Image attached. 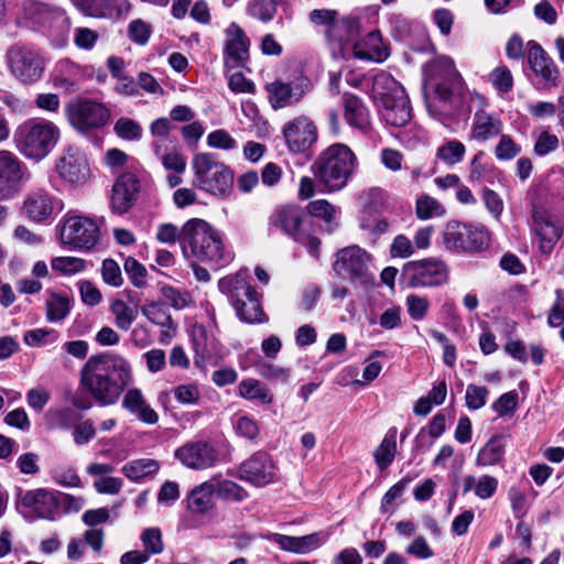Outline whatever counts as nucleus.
I'll use <instances>...</instances> for the list:
<instances>
[{
  "instance_id": "f257e3e1",
  "label": "nucleus",
  "mask_w": 564,
  "mask_h": 564,
  "mask_svg": "<svg viewBox=\"0 0 564 564\" xmlns=\"http://www.w3.org/2000/svg\"><path fill=\"white\" fill-rule=\"evenodd\" d=\"M133 379L129 361L120 355L90 356L80 369V386L101 405H112Z\"/></svg>"
},
{
  "instance_id": "f03ea898",
  "label": "nucleus",
  "mask_w": 564,
  "mask_h": 564,
  "mask_svg": "<svg viewBox=\"0 0 564 564\" xmlns=\"http://www.w3.org/2000/svg\"><path fill=\"white\" fill-rule=\"evenodd\" d=\"M357 156L344 143H334L323 150L311 165V172L326 193L341 191L357 167Z\"/></svg>"
},
{
  "instance_id": "7ed1b4c3",
  "label": "nucleus",
  "mask_w": 564,
  "mask_h": 564,
  "mask_svg": "<svg viewBox=\"0 0 564 564\" xmlns=\"http://www.w3.org/2000/svg\"><path fill=\"white\" fill-rule=\"evenodd\" d=\"M181 246L185 257L200 261L226 263L231 260L225 250L220 232L207 221L193 218L182 227Z\"/></svg>"
},
{
  "instance_id": "20e7f679",
  "label": "nucleus",
  "mask_w": 564,
  "mask_h": 564,
  "mask_svg": "<svg viewBox=\"0 0 564 564\" xmlns=\"http://www.w3.org/2000/svg\"><path fill=\"white\" fill-rule=\"evenodd\" d=\"M372 94L388 124L403 127L410 121L412 109L405 89L389 73L381 72L373 77Z\"/></svg>"
},
{
  "instance_id": "39448f33",
  "label": "nucleus",
  "mask_w": 564,
  "mask_h": 564,
  "mask_svg": "<svg viewBox=\"0 0 564 564\" xmlns=\"http://www.w3.org/2000/svg\"><path fill=\"white\" fill-rule=\"evenodd\" d=\"M59 139L58 128L47 120L30 119L14 131L17 150L28 159L40 161L56 145Z\"/></svg>"
},
{
  "instance_id": "423d86ee",
  "label": "nucleus",
  "mask_w": 564,
  "mask_h": 564,
  "mask_svg": "<svg viewBox=\"0 0 564 564\" xmlns=\"http://www.w3.org/2000/svg\"><path fill=\"white\" fill-rule=\"evenodd\" d=\"M194 184L199 189L216 196H225L231 189L234 174L210 153H198L193 158Z\"/></svg>"
},
{
  "instance_id": "0eeeda50",
  "label": "nucleus",
  "mask_w": 564,
  "mask_h": 564,
  "mask_svg": "<svg viewBox=\"0 0 564 564\" xmlns=\"http://www.w3.org/2000/svg\"><path fill=\"white\" fill-rule=\"evenodd\" d=\"M219 289L226 293L237 316L246 323H262L265 317L254 289L240 276H227L219 281Z\"/></svg>"
},
{
  "instance_id": "6e6552de",
  "label": "nucleus",
  "mask_w": 564,
  "mask_h": 564,
  "mask_svg": "<svg viewBox=\"0 0 564 564\" xmlns=\"http://www.w3.org/2000/svg\"><path fill=\"white\" fill-rule=\"evenodd\" d=\"M402 279L412 289H435L448 283L449 269L437 257L406 262L402 268Z\"/></svg>"
},
{
  "instance_id": "1a4fd4ad",
  "label": "nucleus",
  "mask_w": 564,
  "mask_h": 564,
  "mask_svg": "<svg viewBox=\"0 0 564 564\" xmlns=\"http://www.w3.org/2000/svg\"><path fill=\"white\" fill-rule=\"evenodd\" d=\"M372 257L359 246H349L336 253L333 269L343 279L364 286L375 284V274L371 271Z\"/></svg>"
},
{
  "instance_id": "9d476101",
  "label": "nucleus",
  "mask_w": 564,
  "mask_h": 564,
  "mask_svg": "<svg viewBox=\"0 0 564 564\" xmlns=\"http://www.w3.org/2000/svg\"><path fill=\"white\" fill-rule=\"evenodd\" d=\"M61 241L76 250L89 251L100 238V228L91 217L68 212L61 223Z\"/></svg>"
},
{
  "instance_id": "9b49d317",
  "label": "nucleus",
  "mask_w": 564,
  "mask_h": 564,
  "mask_svg": "<svg viewBox=\"0 0 564 564\" xmlns=\"http://www.w3.org/2000/svg\"><path fill=\"white\" fill-rule=\"evenodd\" d=\"M442 243L449 251L477 252L488 246V234L481 226L451 220L443 230Z\"/></svg>"
},
{
  "instance_id": "f8f14e48",
  "label": "nucleus",
  "mask_w": 564,
  "mask_h": 564,
  "mask_svg": "<svg viewBox=\"0 0 564 564\" xmlns=\"http://www.w3.org/2000/svg\"><path fill=\"white\" fill-rule=\"evenodd\" d=\"M18 509L31 521L37 519L55 521L59 517V502L55 494L44 488L20 491Z\"/></svg>"
},
{
  "instance_id": "ddd939ff",
  "label": "nucleus",
  "mask_w": 564,
  "mask_h": 564,
  "mask_svg": "<svg viewBox=\"0 0 564 564\" xmlns=\"http://www.w3.org/2000/svg\"><path fill=\"white\" fill-rule=\"evenodd\" d=\"M6 57L10 73L19 82L31 84L41 78L44 70V61L34 50L15 44L8 50Z\"/></svg>"
},
{
  "instance_id": "4468645a",
  "label": "nucleus",
  "mask_w": 564,
  "mask_h": 564,
  "mask_svg": "<svg viewBox=\"0 0 564 564\" xmlns=\"http://www.w3.org/2000/svg\"><path fill=\"white\" fill-rule=\"evenodd\" d=\"M175 458L192 470L213 468L219 460V453L213 444L198 440L187 442L174 453Z\"/></svg>"
},
{
  "instance_id": "2eb2a0df",
  "label": "nucleus",
  "mask_w": 564,
  "mask_h": 564,
  "mask_svg": "<svg viewBox=\"0 0 564 564\" xmlns=\"http://www.w3.org/2000/svg\"><path fill=\"white\" fill-rule=\"evenodd\" d=\"M288 149L293 153L308 151L318 138L315 123L306 116H297L289 120L282 129Z\"/></svg>"
},
{
  "instance_id": "dca6fc26",
  "label": "nucleus",
  "mask_w": 564,
  "mask_h": 564,
  "mask_svg": "<svg viewBox=\"0 0 564 564\" xmlns=\"http://www.w3.org/2000/svg\"><path fill=\"white\" fill-rule=\"evenodd\" d=\"M109 110L101 104L84 100L68 107V119L80 132L101 128L109 120Z\"/></svg>"
},
{
  "instance_id": "f3484780",
  "label": "nucleus",
  "mask_w": 564,
  "mask_h": 564,
  "mask_svg": "<svg viewBox=\"0 0 564 564\" xmlns=\"http://www.w3.org/2000/svg\"><path fill=\"white\" fill-rule=\"evenodd\" d=\"M63 202L44 189L30 192L23 200V213L33 223L41 224L63 210Z\"/></svg>"
},
{
  "instance_id": "a211bd4d",
  "label": "nucleus",
  "mask_w": 564,
  "mask_h": 564,
  "mask_svg": "<svg viewBox=\"0 0 564 564\" xmlns=\"http://www.w3.org/2000/svg\"><path fill=\"white\" fill-rule=\"evenodd\" d=\"M250 39L237 24L230 23L225 30L224 64L227 69L242 67L249 59Z\"/></svg>"
},
{
  "instance_id": "6ab92c4d",
  "label": "nucleus",
  "mask_w": 564,
  "mask_h": 564,
  "mask_svg": "<svg viewBox=\"0 0 564 564\" xmlns=\"http://www.w3.org/2000/svg\"><path fill=\"white\" fill-rule=\"evenodd\" d=\"M425 82L435 87L441 98H448L451 90L448 84L458 78V73L452 58L437 56L423 66Z\"/></svg>"
},
{
  "instance_id": "aec40b11",
  "label": "nucleus",
  "mask_w": 564,
  "mask_h": 564,
  "mask_svg": "<svg viewBox=\"0 0 564 564\" xmlns=\"http://www.w3.org/2000/svg\"><path fill=\"white\" fill-rule=\"evenodd\" d=\"M23 163L9 151H0V200L12 197L24 180Z\"/></svg>"
},
{
  "instance_id": "412c9836",
  "label": "nucleus",
  "mask_w": 564,
  "mask_h": 564,
  "mask_svg": "<svg viewBox=\"0 0 564 564\" xmlns=\"http://www.w3.org/2000/svg\"><path fill=\"white\" fill-rule=\"evenodd\" d=\"M58 175L72 184H83L90 175L85 154L74 145L68 147L56 164Z\"/></svg>"
},
{
  "instance_id": "4be33fe9",
  "label": "nucleus",
  "mask_w": 564,
  "mask_h": 564,
  "mask_svg": "<svg viewBox=\"0 0 564 564\" xmlns=\"http://www.w3.org/2000/svg\"><path fill=\"white\" fill-rule=\"evenodd\" d=\"M239 475L241 479L261 487L274 481L275 466L269 455L258 452L241 464Z\"/></svg>"
},
{
  "instance_id": "5701e85b",
  "label": "nucleus",
  "mask_w": 564,
  "mask_h": 564,
  "mask_svg": "<svg viewBox=\"0 0 564 564\" xmlns=\"http://www.w3.org/2000/svg\"><path fill=\"white\" fill-rule=\"evenodd\" d=\"M140 192V183L133 173L121 174L112 186L110 206L113 213L123 215L135 203Z\"/></svg>"
},
{
  "instance_id": "b1692460",
  "label": "nucleus",
  "mask_w": 564,
  "mask_h": 564,
  "mask_svg": "<svg viewBox=\"0 0 564 564\" xmlns=\"http://www.w3.org/2000/svg\"><path fill=\"white\" fill-rule=\"evenodd\" d=\"M528 62L532 72L539 76L546 87L557 85L558 68L550 55L535 41L527 43Z\"/></svg>"
},
{
  "instance_id": "393cba45",
  "label": "nucleus",
  "mask_w": 564,
  "mask_h": 564,
  "mask_svg": "<svg viewBox=\"0 0 564 564\" xmlns=\"http://www.w3.org/2000/svg\"><path fill=\"white\" fill-rule=\"evenodd\" d=\"M352 54L361 61L381 63L389 57L390 51L380 32L371 31L354 44Z\"/></svg>"
},
{
  "instance_id": "a878e982",
  "label": "nucleus",
  "mask_w": 564,
  "mask_h": 564,
  "mask_svg": "<svg viewBox=\"0 0 564 564\" xmlns=\"http://www.w3.org/2000/svg\"><path fill=\"white\" fill-rule=\"evenodd\" d=\"M122 408L144 424L154 425L159 422V414L150 405L139 388H130L126 391L122 399Z\"/></svg>"
},
{
  "instance_id": "bb28decb",
  "label": "nucleus",
  "mask_w": 564,
  "mask_h": 564,
  "mask_svg": "<svg viewBox=\"0 0 564 564\" xmlns=\"http://www.w3.org/2000/svg\"><path fill=\"white\" fill-rule=\"evenodd\" d=\"M303 220V212L299 206H280L270 216V226L297 239Z\"/></svg>"
},
{
  "instance_id": "cd10ccee",
  "label": "nucleus",
  "mask_w": 564,
  "mask_h": 564,
  "mask_svg": "<svg viewBox=\"0 0 564 564\" xmlns=\"http://www.w3.org/2000/svg\"><path fill=\"white\" fill-rule=\"evenodd\" d=\"M269 539L286 552L306 554L316 550L323 542L319 533H312L304 536H290L280 533L270 534Z\"/></svg>"
},
{
  "instance_id": "c85d7f7f",
  "label": "nucleus",
  "mask_w": 564,
  "mask_h": 564,
  "mask_svg": "<svg viewBox=\"0 0 564 564\" xmlns=\"http://www.w3.org/2000/svg\"><path fill=\"white\" fill-rule=\"evenodd\" d=\"M502 131V122L499 118L477 111L474 116L471 138L479 141H487L499 135Z\"/></svg>"
},
{
  "instance_id": "c756f323",
  "label": "nucleus",
  "mask_w": 564,
  "mask_h": 564,
  "mask_svg": "<svg viewBox=\"0 0 564 564\" xmlns=\"http://www.w3.org/2000/svg\"><path fill=\"white\" fill-rule=\"evenodd\" d=\"M270 95V102L274 109L284 108L297 102L304 95V90L292 87L283 82H273L267 87Z\"/></svg>"
},
{
  "instance_id": "7c9ffc66",
  "label": "nucleus",
  "mask_w": 564,
  "mask_h": 564,
  "mask_svg": "<svg viewBox=\"0 0 564 564\" xmlns=\"http://www.w3.org/2000/svg\"><path fill=\"white\" fill-rule=\"evenodd\" d=\"M534 230L539 237L541 252L549 254L561 237V230L547 220L541 213L533 215Z\"/></svg>"
},
{
  "instance_id": "2f4dec72",
  "label": "nucleus",
  "mask_w": 564,
  "mask_h": 564,
  "mask_svg": "<svg viewBox=\"0 0 564 564\" xmlns=\"http://www.w3.org/2000/svg\"><path fill=\"white\" fill-rule=\"evenodd\" d=\"M345 119L347 123L367 133L370 129V119L367 107L360 98L350 95L345 98Z\"/></svg>"
},
{
  "instance_id": "473e14b6",
  "label": "nucleus",
  "mask_w": 564,
  "mask_h": 564,
  "mask_svg": "<svg viewBox=\"0 0 564 564\" xmlns=\"http://www.w3.org/2000/svg\"><path fill=\"white\" fill-rule=\"evenodd\" d=\"M215 491L216 484L213 479L196 486L188 496V509L194 513L207 512L213 507Z\"/></svg>"
},
{
  "instance_id": "72a5a7b5",
  "label": "nucleus",
  "mask_w": 564,
  "mask_h": 564,
  "mask_svg": "<svg viewBox=\"0 0 564 564\" xmlns=\"http://www.w3.org/2000/svg\"><path fill=\"white\" fill-rule=\"evenodd\" d=\"M360 29V21L357 18L346 17L336 19L335 23L326 30V35L332 41H350L359 34Z\"/></svg>"
},
{
  "instance_id": "f704fd0d",
  "label": "nucleus",
  "mask_w": 564,
  "mask_h": 564,
  "mask_svg": "<svg viewBox=\"0 0 564 564\" xmlns=\"http://www.w3.org/2000/svg\"><path fill=\"white\" fill-rule=\"evenodd\" d=\"M505 455V443L502 436H492L478 452L476 465L489 467L500 463Z\"/></svg>"
},
{
  "instance_id": "c9c22d12",
  "label": "nucleus",
  "mask_w": 564,
  "mask_h": 564,
  "mask_svg": "<svg viewBox=\"0 0 564 564\" xmlns=\"http://www.w3.org/2000/svg\"><path fill=\"white\" fill-rule=\"evenodd\" d=\"M397 454V429H390L373 453L375 462L380 470L387 469Z\"/></svg>"
},
{
  "instance_id": "e433bc0d",
  "label": "nucleus",
  "mask_w": 564,
  "mask_h": 564,
  "mask_svg": "<svg viewBox=\"0 0 564 564\" xmlns=\"http://www.w3.org/2000/svg\"><path fill=\"white\" fill-rule=\"evenodd\" d=\"M464 492L475 491L480 499H488L494 496L498 488V479L490 475H482L478 478L475 476H466L464 478Z\"/></svg>"
},
{
  "instance_id": "4c0bfd02",
  "label": "nucleus",
  "mask_w": 564,
  "mask_h": 564,
  "mask_svg": "<svg viewBox=\"0 0 564 564\" xmlns=\"http://www.w3.org/2000/svg\"><path fill=\"white\" fill-rule=\"evenodd\" d=\"M160 469V463L152 458H140L127 463L122 467V473L132 481L156 474Z\"/></svg>"
},
{
  "instance_id": "58836bf2",
  "label": "nucleus",
  "mask_w": 564,
  "mask_h": 564,
  "mask_svg": "<svg viewBox=\"0 0 564 564\" xmlns=\"http://www.w3.org/2000/svg\"><path fill=\"white\" fill-rule=\"evenodd\" d=\"M238 394L247 400H258L263 404L272 402L273 398L270 391L257 379H245L238 386Z\"/></svg>"
},
{
  "instance_id": "ea45409f",
  "label": "nucleus",
  "mask_w": 564,
  "mask_h": 564,
  "mask_svg": "<svg viewBox=\"0 0 564 564\" xmlns=\"http://www.w3.org/2000/svg\"><path fill=\"white\" fill-rule=\"evenodd\" d=\"M69 310L67 296L52 293L46 302V318L51 323L61 322L68 315Z\"/></svg>"
},
{
  "instance_id": "a19ab883",
  "label": "nucleus",
  "mask_w": 564,
  "mask_h": 564,
  "mask_svg": "<svg viewBox=\"0 0 564 564\" xmlns=\"http://www.w3.org/2000/svg\"><path fill=\"white\" fill-rule=\"evenodd\" d=\"M465 152L460 141L449 140L437 149L436 156L447 165H455L463 160Z\"/></svg>"
},
{
  "instance_id": "79ce46f5",
  "label": "nucleus",
  "mask_w": 564,
  "mask_h": 564,
  "mask_svg": "<svg viewBox=\"0 0 564 564\" xmlns=\"http://www.w3.org/2000/svg\"><path fill=\"white\" fill-rule=\"evenodd\" d=\"M444 213L443 205L429 195H422L416 199L415 214L422 220L442 216Z\"/></svg>"
},
{
  "instance_id": "37998d69",
  "label": "nucleus",
  "mask_w": 564,
  "mask_h": 564,
  "mask_svg": "<svg viewBox=\"0 0 564 564\" xmlns=\"http://www.w3.org/2000/svg\"><path fill=\"white\" fill-rule=\"evenodd\" d=\"M110 310L115 315L116 326L121 330H128L135 319L137 312L122 300L113 301Z\"/></svg>"
},
{
  "instance_id": "c03bdc74",
  "label": "nucleus",
  "mask_w": 564,
  "mask_h": 564,
  "mask_svg": "<svg viewBox=\"0 0 564 564\" xmlns=\"http://www.w3.org/2000/svg\"><path fill=\"white\" fill-rule=\"evenodd\" d=\"M53 270L63 274H76L85 270V260L77 257H56L51 261Z\"/></svg>"
},
{
  "instance_id": "a18cd8bd",
  "label": "nucleus",
  "mask_w": 564,
  "mask_h": 564,
  "mask_svg": "<svg viewBox=\"0 0 564 564\" xmlns=\"http://www.w3.org/2000/svg\"><path fill=\"white\" fill-rule=\"evenodd\" d=\"M140 539L144 549L143 551L148 553L149 556L163 552L164 544L162 541V534L158 528H148L143 530Z\"/></svg>"
},
{
  "instance_id": "49530a36",
  "label": "nucleus",
  "mask_w": 564,
  "mask_h": 564,
  "mask_svg": "<svg viewBox=\"0 0 564 564\" xmlns=\"http://www.w3.org/2000/svg\"><path fill=\"white\" fill-rule=\"evenodd\" d=\"M489 80L494 87L502 94L509 93L513 88V76L507 66L500 65L489 74Z\"/></svg>"
},
{
  "instance_id": "de8ad7c7",
  "label": "nucleus",
  "mask_w": 564,
  "mask_h": 564,
  "mask_svg": "<svg viewBox=\"0 0 564 564\" xmlns=\"http://www.w3.org/2000/svg\"><path fill=\"white\" fill-rule=\"evenodd\" d=\"M248 12L251 17L262 21L269 22L273 19L276 12L275 0H254L250 3Z\"/></svg>"
},
{
  "instance_id": "09e8293b",
  "label": "nucleus",
  "mask_w": 564,
  "mask_h": 564,
  "mask_svg": "<svg viewBox=\"0 0 564 564\" xmlns=\"http://www.w3.org/2000/svg\"><path fill=\"white\" fill-rule=\"evenodd\" d=\"M124 271L130 282L139 289L147 285V269L134 258H127L123 264Z\"/></svg>"
},
{
  "instance_id": "8fccbe9b",
  "label": "nucleus",
  "mask_w": 564,
  "mask_h": 564,
  "mask_svg": "<svg viewBox=\"0 0 564 564\" xmlns=\"http://www.w3.org/2000/svg\"><path fill=\"white\" fill-rule=\"evenodd\" d=\"M58 337L54 329L36 328L24 333V343L30 347H39L54 343Z\"/></svg>"
},
{
  "instance_id": "3c124183",
  "label": "nucleus",
  "mask_w": 564,
  "mask_h": 564,
  "mask_svg": "<svg viewBox=\"0 0 564 564\" xmlns=\"http://www.w3.org/2000/svg\"><path fill=\"white\" fill-rule=\"evenodd\" d=\"M117 135L124 140H138L142 135V127L130 118H120L113 127Z\"/></svg>"
},
{
  "instance_id": "603ef678",
  "label": "nucleus",
  "mask_w": 564,
  "mask_h": 564,
  "mask_svg": "<svg viewBox=\"0 0 564 564\" xmlns=\"http://www.w3.org/2000/svg\"><path fill=\"white\" fill-rule=\"evenodd\" d=\"M405 305L410 317L414 321H421L429 312L430 302L424 296L410 294L405 299Z\"/></svg>"
},
{
  "instance_id": "864d4df0",
  "label": "nucleus",
  "mask_w": 564,
  "mask_h": 564,
  "mask_svg": "<svg viewBox=\"0 0 564 564\" xmlns=\"http://www.w3.org/2000/svg\"><path fill=\"white\" fill-rule=\"evenodd\" d=\"M101 275L105 283L119 288L123 283V278L119 264L112 259H105L101 264Z\"/></svg>"
},
{
  "instance_id": "5fc2aeb1",
  "label": "nucleus",
  "mask_w": 564,
  "mask_h": 564,
  "mask_svg": "<svg viewBox=\"0 0 564 564\" xmlns=\"http://www.w3.org/2000/svg\"><path fill=\"white\" fill-rule=\"evenodd\" d=\"M142 314L153 324L159 325L161 327L172 328L173 319L170 315H167L156 303H151L144 305L142 308Z\"/></svg>"
},
{
  "instance_id": "6e6d98bb",
  "label": "nucleus",
  "mask_w": 564,
  "mask_h": 564,
  "mask_svg": "<svg viewBox=\"0 0 564 564\" xmlns=\"http://www.w3.org/2000/svg\"><path fill=\"white\" fill-rule=\"evenodd\" d=\"M489 391L486 387L468 384L466 389V405L470 410H478L486 404Z\"/></svg>"
},
{
  "instance_id": "4d7b16f0",
  "label": "nucleus",
  "mask_w": 564,
  "mask_h": 564,
  "mask_svg": "<svg viewBox=\"0 0 564 564\" xmlns=\"http://www.w3.org/2000/svg\"><path fill=\"white\" fill-rule=\"evenodd\" d=\"M234 427L237 435L249 441H254L259 435V426L257 422L247 415L238 416L234 423Z\"/></svg>"
},
{
  "instance_id": "13d9d810",
  "label": "nucleus",
  "mask_w": 564,
  "mask_h": 564,
  "mask_svg": "<svg viewBox=\"0 0 564 564\" xmlns=\"http://www.w3.org/2000/svg\"><path fill=\"white\" fill-rule=\"evenodd\" d=\"M521 151V148L507 134H502L495 149L498 160H511Z\"/></svg>"
},
{
  "instance_id": "bf43d9fd",
  "label": "nucleus",
  "mask_w": 564,
  "mask_h": 564,
  "mask_svg": "<svg viewBox=\"0 0 564 564\" xmlns=\"http://www.w3.org/2000/svg\"><path fill=\"white\" fill-rule=\"evenodd\" d=\"M308 213L314 217H321L330 223L336 215L335 207L326 199H316L307 205Z\"/></svg>"
},
{
  "instance_id": "052dcab7",
  "label": "nucleus",
  "mask_w": 564,
  "mask_h": 564,
  "mask_svg": "<svg viewBox=\"0 0 564 564\" xmlns=\"http://www.w3.org/2000/svg\"><path fill=\"white\" fill-rule=\"evenodd\" d=\"M518 404V394L514 391L503 393L492 404L494 411L499 416L510 415L514 412Z\"/></svg>"
},
{
  "instance_id": "680f3d73",
  "label": "nucleus",
  "mask_w": 564,
  "mask_h": 564,
  "mask_svg": "<svg viewBox=\"0 0 564 564\" xmlns=\"http://www.w3.org/2000/svg\"><path fill=\"white\" fill-rule=\"evenodd\" d=\"M207 143L212 148L230 150L236 147V140L225 130H216L208 134Z\"/></svg>"
},
{
  "instance_id": "e2e57ef3",
  "label": "nucleus",
  "mask_w": 564,
  "mask_h": 564,
  "mask_svg": "<svg viewBox=\"0 0 564 564\" xmlns=\"http://www.w3.org/2000/svg\"><path fill=\"white\" fill-rule=\"evenodd\" d=\"M405 552L409 555L415 556L417 558L426 560L431 558L434 555L433 550L427 544L424 536H416L405 549Z\"/></svg>"
},
{
  "instance_id": "0e129e2a",
  "label": "nucleus",
  "mask_w": 564,
  "mask_h": 564,
  "mask_svg": "<svg viewBox=\"0 0 564 564\" xmlns=\"http://www.w3.org/2000/svg\"><path fill=\"white\" fill-rule=\"evenodd\" d=\"M555 294L556 299L547 317V323L552 327H557L564 323V292L557 289Z\"/></svg>"
},
{
  "instance_id": "69168bd1",
  "label": "nucleus",
  "mask_w": 564,
  "mask_h": 564,
  "mask_svg": "<svg viewBox=\"0 0 564 564\" xmlns=\"http://www.w3.org/2000/svg\"><path fill=\"white\" fill-rule=\"evenodd\" d=\"M390 253L394 258H409L414 253V247L408 237L399 235L391 243Z\"/></svg>"
},
{
  "instance_id": "338daca9",
  "label": "nucleus",
  "mask_w": 564,
  "mask_h": 564,
  "mask_svg": "<svg viewBox=\"0 0 564 564\" xmlns=\"http://www.w3.org/2000/svg\"><path fill=\"white\" fill-rule=\"evenodd\" d=\"M558 147V139L555 134H551L547 131L540 133L534 144V151L538 155L543 156L550 152L556 150Z\"/></svg>"
},
{
  "instance_id": "774afa93",
  "label": "nucleus",
  "mask_w": 564,
  "mask_h": 564,
  "mask_svg": "<svg viewBox=\"0 0 564 564\" xmlns=\"http://www.w3.org/2000/svg\"><path fill=\"white\" fill-rule=\"evenodd\" d=\"M380 160L384 167L392 172L402 170L403 154L398 150L391 148L382 149Z\"/></svg>"
}]
</instances>
